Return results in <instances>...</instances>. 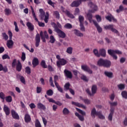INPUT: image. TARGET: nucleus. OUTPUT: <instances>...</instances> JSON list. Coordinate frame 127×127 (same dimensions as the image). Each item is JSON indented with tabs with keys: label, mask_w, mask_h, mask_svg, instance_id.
Returning <instances> with one entry per match:
<instances>
[{
	"label": "nucleus",
	"mask_w": 127,
	"mask_h": 127,
	"mask_svg": "<svg viewBox=\"0 0 127 127\" xmlns=\"http://www.w3.org/2000/svg\"><path fill=\"white\" fill-rule=\"evenodd\" d=\"M76 110L77 112H78V113H79V114H81V115H82V116L86 115V113L83 111V110H81V109H78V108H76Z\"/></svg>",
	"instance_id": "45"
},
{
	"label": "nucleus",
	"mask_w": 127,
	"mask_h": 127,
	"mask_svg": "<svg viewBox=\"0 0 127 127\" xmlns=\"http://www.w3.org/2000/svg\"><path fill=\"white\" fill-rule=\"evenodd\" d=\"M112 16H113V15H108L106 16L105 17L106 19H107V20H108V21H109L110 22H112Z\"/></svg>",
	"instance_id": "61"
},
{
	"label": "nucleus",
	"mask_w": 127,
	"mask_h": 127,
	"mask_svg": "<svg viewBox=\"0 0 127 127\" xmlns=\"http://www.w3.org/2000/svg\"><path fill=\"white\" fill-rule=\"evenodd\" d=\"M104 75L108 77V78H113V73L112 72H109L108 71H104Z\"/></svg>",
	"instance_id": "30"
},
{
	"label": "nucleus",
	"mask_w": 127,
	"mask_h": 127,
	"mask_svg": "<svg viewBox=\"0 0 127 127\" xmlns=\"http://www.w3.org/2000/svg\"><path fill=\"white\" fill-rule=\"evenodd\" d=\"M78 20L79 21L80 24H83L84 22V16L79 15L78 17Z\"/></svg>",
	"instance_id": "44"
},
{
	"label": "nucleus",
	"mask_w": 127,
	"mask_h": 127,
	"mask_svg": "<svg viewBox=\"0 0 127 127\" xmlns=\"http://www.w3.org/2000/svg\"><path fill=\"white\" fill-rule=\"evenodd\" d=\"M2 36L3 39H4L5 41H6V40H7V39H8V36L7 35H6V33H2Z\"/></svg>",
	"instance_id": "52"
},
{
	"label": "nucleus",
	"mask_w": 127,
	"mask_h": 127,
	"mask_svg": "<svg viewBox=\"0 0 127 127\" xmlns=\"http://www.w3.org/2000/svg\"><path fill=\"white\" fill-rule=\"evenodd\" d=\"M124 9H125L124 8V6L121 5L119 6V8L116 10V12H117V13H120L121 11H123V10H124Z\"/></svg>",
	"instance_id": "49"
},
{
	"label": "nucleus",
	"mask_w": 127,
	"mask_h": 127,
	"mask_svg": "<svg viewBox=\"0 0 127 127\" xmlns=\"http://www.w3.org/2000/svg\"><path fill=\"white\" fill-rule=\"evenodd\" d=\"M25 72L28 75H30L31 73V69L29 66H26L25 68Z\"/></svg>",
	"instance_id": "36"
},
{
	"label": "nucleus",
	"mask_w": 127,
	"mask_h": 127,
	"mask_svg": "<svg viewBox=\"0 0 127 127\" xmlns=\"http://www.w3.org/2000/svg\"><path fill=\"white\" fill-rule=\"evenodd\" d=\"M42 91V88L39 86H37L36 88L37 94H40Z\"/></svg>",
	"instance_id": "59"
},
{
	"label": "nucleus",
	"mask_w": 127,
	"mask_h": 127,
	"mask_svg": "<svg viewBox=\"0 0 127 127\" xmlns=\"http://www.w3.org/2000/svg\"><path fill=\"white\" fill-rule=\"evenodd\" d=\"M97 64L98 66L110 68L111 65H112V63L109 60L100 59L97 62Z\"/></svg>",
	"instance_id": "1"
},
{
	"label": "nucleus",
	"mask_w": 127,
	"mask_h": 127,
	"mask_svg": "<svg viewBox=\"0 0 127 127\" xmlns=\"http://www.w3.org/2000/svg\"><path fill=\"white\" fill-rule=\"evenodd\" d=\"M35 127H42L41 126V124H40V122L38 119H36V121L35 122Z\"/></svg>",
	"instance_id": "37"
},
{
	"label": "nucleus",
	"mask_w": 127,
	"mask_h": 127,
	"mask_svg": "<svg viewBox=\"0 0 127 127\" xmlns=\"http://www.w3.org/2000/svg\"><path fill=\"white\" fill-rule=\"evenodd\" d=\"M2 59L4 60L5 59H10V57L8 55L4 54L2 56Z\"/></svg>",
	"instance_id": "60"
},
{
	"label": "nucleus",
	"mask_w": 127,
	"mask_h": 127,
	"mask_svg": "<svg viewBox=\"0 0 127 127\" xmlns=\"http://www.w3.org/2000/svg\"><path fill=\"white\" fill-rule=\"evenodd\" d=\"M97 90H98V87L97 86V85L94 84L92 85L91 87L92 93L90 91L89 89H87L86 90V92L87 94H88V95H89V96H94V95H95V94L97 93Z\"/></svg>",
	"instance_id": "5"
},
{
	"label": "nucleus",
	"mask_w": 127,
	"mask_h": 127,
	"mask_svg": "<svg viewBox=\"0 0 127 127\" xmlns=\"http://www.w3.org/2000/svg\"><path fill=\"white\" fill-rule=\"evenodd\" d=\"M13 24L15 26V31L16 32H18L19 31V29H18V26H17V23L15 21H14Z\"/></svg>",
	"instance_id": "51"
},
{
	"label": "nucleus",
	"mask_w": 127,
	"mask_h": 127,
	"mask_svg": "<svg viewBox=\"0 0 127 127\" xmlns=\"http://www.w3.org/2000/svg\"><path fill=\"white\" fill-rule=\"evenodd\" d=\"M16 64H17V60H16V59H13L11 64L12 68H15Z\"/></svg>",
	"instance_id": "38"
},
{
	"label": "nucleus",
	"mask_w": 127,
	"mask_h": 127,
	"mask_svg": "<svg viewBox=\"0 0 127 127\" xmlns=\"http://www.w3.org/2000/svg\"><path fill=\"white\" fill-rule=\"evenodd\" d=\"M41 66L42 67V68H44V69H46L47 68V65L46 64V63L45 62V61L42 60L41 62Z\"/></svg>",
	"instance_id": "35"
},
{
	"label": "nucleus",
	"mask_w": 127,
	"mask_h": 127,
	"mask_svg": "<svg viewBox=\"0 0 127 127\" xmlns=\"http://www.w3.org/2000/svg\"><path fill=\"white\" fill-rule=\"evenodd\" d=\"M5 15H9V14H11V10L8 8H6L4 10Z\"/></svg>",
	"instance_id": "33"
},
{
	"label": "nucleus",
	"mask_w": 127,
	"mask_h": 127,
	"mask_svg": "<svg viewBox=\"0 0 127 127\" xmlns=\"http://www.w3.org/2000/svg\"><path fill=\"white\" fill-rule=\"evenodd\" d=\"M66 52H67L68 54H72V53H73V48L71 47H68L66 49Z\"/></svg>",
	"instance_id": "39"
},
{
	"label": "nucleus",
	"mask_w": 127,
	"mask_h": 127,
	"mask_svg": "<svg viewBox=\"0 0 127 127\" xmlns=\"http://www.w3.org/2000/svg\"><path fill=\"white\" fill-rule=\"evenodd\" d=\"M50 43H52V44H53L56 41V39H55V38H54V36H53V35H51L50 37Z\"/></svg>",
	"instance_id": "50"
},
{
	"label": "nucleus",
	"mask_w": 127,
	"mask_h": 127,
	"mask_svg": "<svg viewBox=\"0 0 127 127\" xmlns=\"http://www.w3.org/2000/svg\"><path fill=\"white\" fill-rule=\"evenodd\" d=\"M93 23H94L95 26L97 28V30L98 32L99 33H102V31H103V29L102 28V27H101V26H100V25H99L98 22H97V21H93Z\"/></svg>",
	"instance_id": "14"
},
{
	"label": "nucleus",
	"mask_w": 127,
	"mask_h": 127,
	"mask_svg": "<svg viewBox=\"0 0 127 127\" xmlns=\"http://www.w3.org/2000/svg\"><path fill=\"white\" fill-rule=\"evenodd\" d=\"M64 73L65 77L68 79H72V78H73V74H72V72H71V71L65 69L64 71Z\"/></svg>",
	"instance_id": "10"
},
{
	"label": "nucleus",
	"mask_w": 127,
	"mask_h": 127,
	"mask_svg": "<svg viewBox=\"0 0 127 127\" xmlns=\"http://www.w3.org/2000/svg\"><path fill=\"white\" fill-rule=\"evenodd\" d=\"M24 121L27 124H28V123H30V122H31V117H30V115L29 114L27 113L25 114Z\"/></svg>",
	"instance_id": "19"
},
{
	"label": "nucleus",
	"mask_w": 127,
	"mask_h": 127,
	"mask_svg": "<svg viewBox=\"0 0 127 127\" xmlns=\"http://www.w3.org/2000/svg\"><path fill=\"white\" fill-rule=\"evenodd\" d=\"M22 69V64L19 60L17 61V64L16 65V70L17 72H20Z\"/></svg>",
	"instance_id": "17"
},
{
	"label": "nucleus",
	"mask_w": 127,
	"mask_h": 127,
	"mask_svg": "<svg viewBox=\"0 0 127 127\" xmlns=\"http://www.w3.org/2000/svg\"><path fill=\"white\" fill-rule=\"evenodd\" d=\"M64 88L66 90V91H68V90H70V83L67 82L65 83L64 85Z\"/></svg>",
	"instance_id": "47"
},
{
	"label": "nucleus",
	"mask_w": 127,
	"mask_h": 127,
	"mask_svg": "<svg viewBox=\"0 0 127 127\" xmlns=\"http://www.w3.org/2000/svg\"><path fill=\"white\" fill-rule=\"evenodd\" d=\"M30 7L34 19H35L36 21H37L38 25L39 26H40V27H44V26H45V24L38 20V19L36 18V15H35V12H34V9H33V7H32V6H31Z\"/></svg>",
	"instance_id": "4"
},
{
	"label": "nucleus",
	"mask_w": 127,
	"mask_h": 127,
	"mask_svg": "<svg viewBox=\"0 0 127 127\" xmlns=\"http://www.w3.org/2000/svg\"><path fill=\"white\" fill-rule=\"evenodd\" d=\"M61 9L63 12H64L66 14V15L68 16V17H69L70 18H74L75 17V16H74V15L70 12V11L67 9L65 10V8H64L63 6L61 7Z\"/></svg>",
	"instance_id": "9"
},
{
	"label": "nucleus",
	"mask_w": 127,
	"mask_h": 127,
	"mask_svg": "<svg viewBox=\"0 0 127 127\" xmlns=\"http://www.w3.org/2000/svg\"><path fill=\"white\" fill-rule=\"evenodd\" d=\"M21 59L22 61H23V62L25 61V59H26V57L25 56V53L24 52L22 53Z\"/></svg>",
	"instance_id": "58"
},
{
	"label": "nucleus",
	"mask_w": 127,
	"mask_h": 127,
	"mask_svg": "<svg viewBox=\"0 0 127 127\" xmlns=\"http://www.w3.org/2000/svg\"><path fill=\"white\" fill-rule=\"evenodd\" d=\"M48 19H49V14L47 12V14L45 16L44 21L46 23L48 22Z\"/></svg>",
	"instance_id": "56"
},
{
	"label": "nucleus",
	"mask_w": 127,
	"mask_h": 127,
	"mask_svg": "<svg viewBox=\"0 0 127 127\" xmlns=\"http://www.w3.org/2000/svg\"><path fill=\"white\" fill-rule=\"evenodd\" d=\"M55 85L56 88L58 89V91H59V92H60V93H63V88H62V87H61L58 82H55Z\"/></svg>",
	"instance_id": "31"
},
{
	"label": "nucleus",
	"mask_w": 127,
	"mask_h": 127,
	"mask_svg": "<svg viewBox=\"0 0 127 127\" xmlns=\"http://www.w3.org/2000/svg\"><path fill=\"white\" fill-rule=\"evenodd\" d=\"M5 101H7V103H11L12 101V97L10 96H8L5 97Z\"/></svg>",
	"instance_id": "42"
},
{
	"label": "nucleus",
	"mask_w": 127,
	"mask_h": 127,
	"mask_svg": "<svg viewBox=\"0 0 127 127\" xmlns=\"http://www.w3.org/2000/svg\"><path fill=\"white\" fill-rule=\"evenodd\" d=\"M3 110L6 116H9V114H10V110H9V108H8V107L4 105L3 106Z\"/></svg>",
	"instance_id": "20"
},
{
	"label": "nucleus",
	"mask_w": 127,
	"mask_h": 127,
	"mask_svg": "<svg viewBox=\"0 0 127 127\" xmlns=\"http://www.w3.org/2000/svg\"><path fill=\"white\" fill-rule=\"evenodd\" d=\"M71 104L75 106L76 107H78V108H85L84 105L80 104L78 102H75L74 101L71 102Z\"/></svg>",
	"instance_id": "27"
},
{
	"label": "nucleus",
	"mask_w": 127,
	"mask_h": 127,
	"mask_svg": "<svg viewBox=\"0 0 127 127\" xmlns=\"http://www.w3.org/2000/svg\"><path fill=\"white\" fill-rule=\"evenodd\" d=\"M64 27H65V28H66L67 29H71V28H72V25L71 24L66 23L64 25Z\"/></svg>",
	"instance_id": "55"
},
{
	"label": "nucleus",
	"mask_w": 127,
	"mask_h": 127,
	"mask_svg": "<svg viewBox=\"0 0 127 127\" xmlns=\"http://www.w3.org/2000/svg\"><path fill=\"white\" fill-rule=\"evenodd\" d=\"M40 37H43V32L41 31L39 34L37 33L36 35L35 40L36 41L35 42V46L36 47H38L39 46V44L40 43Z\"/></svg>",
	"instance_id": "6"
},
{
	"label": "nucleus",
	"mask_w": 127,
	"mask_h": 127,
	"mask_svg": "<svg viewBox=\"0 0 127 127\" xmlns=\"http://www.w3.org/2000/svg\"><path fill=\"white\" fill-rule=\"evenodd\" d=\"M39 12L40 13V17H41V19L42 20H43V19H44V17L45 16V12H44V10H43V9H40Z\"/></svg>",
	"instance_id": "28"
},
{
	"label": "nucleus",
	"mask_w": 127,
	"mask_h": 127,
	"mask_svg": "<svg viewBox=\"0 0 127 127\" xmlns=\"http://www.w3.org/2000/svg\"><path fill=\"white\" fill-rule=\"evenodd\" d=\"M117 87L119 90H120V91H123V90H125L126 88V85L125 84L121 83L118 84Z\"/></svg>",
	"instance_id": "32"
},
{
	"label": "nucleus",
	"mask_w": 127,
	"mask_h": 127,
	"mask_svg": "<svg viewBox=\"0 0 127 127\" xmlns=\"http://www.w3.org/2000/svg\"><path fill=\"white\" fill-rule=\"evenodd\" d=\"M63 113L64 115H69V114H70V111L67 108H64L63 110Z\"/></svg>",
	"instance_id": "34"
},
{
	"label": "nucleus",
	"mask_w": 127,
	"mask_h": 127,
	"mask_svg": "<svg viewBox=\"0 0 127 127\" xmlns=\"http://www.w3.org/2000/svg\"><path fill=\"white\" fill-rule=\"evenodd\" d=\"M32 65L34 68H35L36 66L39 65V60L37 58H34L32 61Z\"/></svg>",
	"instance_id": "21"
},
{
	"label": "nucleus",
	"mask_w": 127,
	"mask_h": 127,
	"mask_svg": "<svg viewBox=\"0 0 127 127\" xmlns=\"http://www.w3.org/2000/svg\"><path fill=\"white\" fill-rule=\"evenodd\" d=\"M54 24H55L54 26L55 31L57 33H58L59 36L61 38H65L66 37V34H65L64 32L62 31V30H60L55 23H54Z\"/></svg>",
	"instance_id": "3"
},
{
	"label": "nucleus",
	"mask_w": 127,
	"mask_h": 127,
	"mask_svg": "<svg viewBox=\"0 0 127 127\" xmlns=\"http://www.w3.org/2000/svg\"><path fill=\"white\" fill-rule=\"evenodd\" d=\"M98 115H99V112H97V111H96V108H93V109L91 110V117L95 119L96 116H98Z\"/></svg>",
	"instance_id": "22"
},
{
	"label": "nucleus",
	"mask_w": 127,
	"mask_h": 127,
	"mask_svg": "<svg viewBox=\"0 0 127 127\" xmlns=\"http://www.w3.org/2000/svg\"><path fill=\"white\" fill-rule=\"evenodd\" d=\"M47 68L50 72H53L54 71V68L51 65H48Z\"/></svg>",
	"instance_id": "64"
},
{
	"label": "nucleus",
	"mask_w": 127,
	"mask_h": 127,
	"mask_svg": "<svg viewBox=\"0 0 127 127\" xmlns=\"http://www.w3.org/2000/svg\"><path fill=\"white\" fill-rule=\"evenodd\" d=\"M81 69L85 72H87L89 74H93V70L87 65H82Z\"/></svg>",
	"instance_id": "12"
},
{
	"label": "nucleus",
	"mask_w": 127,
	"mask_h": 127,
	"mask_svg": "<svg viewBox=\"0 0 127 127\" xmlns=\"http://www.w3.org/2000/svg\"><path fill=\"white\" fill-rule=\"evenodd\" d=\"M121 95L124 99H127V91L126 90H124L122 92Z\"/></svg>",
	"instance_id": "43"
},
{
	"label": "nucleus",
	"mask_w": 127,
	"mask_h": 127,
	"mask_svg": "<svg viewBox=\"0 0 127 127\" xmlns=\"http://www.w3.org/2000/svg\"><path fill=\"white\" fill-rule=\"evenodd\" d=\"M87 16L88 20H89V21H92V19H93V15H92L91 13H87Z\"/></svg>",
	"instance_id": "57"
},
{
	"label": "nucleus",
	"mask_w": 127,
	"mask_h": 127,
	"mask_svg": "<svg viewBox=\"0 0 127 127\" xmlns=\"http://www.w3.org/2000/svg\"><path fill=\"white\" fill-rule=\"evenodd\" d=\"M108 53L109 55L112 56L115 60H117V59H118V56H117L116 54L122 55L123 54V53L119 50H114L111 49L108 50Z\"/></svg>",
	"instance_id": "2"
},
{
	"label": "nucleus",
	"mask_w": 127,
	"mask_h": 127,
	"mask_svg": "<svg viewBox=\"0 0 127 127\" xmlns=\"http://www.w3.org/2000/svg\"><path fill=\"white\" fill-rule=\"evenodd\" d=\"M97 116L99 119H100V120H105V119L104 116L102 114V112L101 111H99Z\"/></svg>",
	"instance_id": "41"
},
{
	"label": "nucleus",
	"mask_w": 127,
	"mask_h": 127,
	"mask_svg": "<svg viewBox=\"0 0 127 127\" xmlns=\"http://www.w3.org/2000/svg\"><path fill=\"white\" fill-rule=\"evenodd\" d=\"M6 45L9 49H11L13 46V41L12 39L7 41Z\"/></svg>",
	"instance_id": "23"
},
{
	"label": "nucleus",
	"mask_w": 127,
	"mask_h": 127,
	"mask_svg": "<svg viewBox=\"0 0 127 127\" xmlns=\"http://www.w3.org/2000/svg\"><path fill=\"white\" fill-rule=\"evenodd\" d=\"M37 108L39 110H43V111H45V110H46V107H45V105L40 102L37 104Z\"/></svg>",
	"instance_id": "24"
},
{
	"label": "nucleus",
	"mask_w": 127,
	"mask_h": 127,
	"mask_svg": "<svg viewBox=\"0 0 127 127\" xmlns=\"http://www.w3.org/2000/svg\"><path fill=\"white\" fill-rule=\"evenodd\" d=\"M81 4V1L76 0L73 1L71 4L70 6L71 7H78Z\"/></svg>",
	"instance_id": "13"
},
{
	"label": "nucleus",
	"mask_w": 127,
	"mask_h": 127,
	"mask_svg": "<svg viewBox=\"0 0 127 127\" xmlns=\"http://www.w3.org/2000/svg\"><path fill=\"white\" fill-rule=\"evenodd\" d=\"M88 6L91 7V8L92 9L90 10V12H92V13H94V12H96V11H97L98 9H99V8H98V6L91 1L88 3Z\"/></svg>",
	"instance_id": "8"
},
{
	"label": "nucleus",
	"mask_w": 127,
	"mask_h": 127,
	"mask_svg": "<svg viewBox=\"0 0 127 127\" xmlns=\"http://www.w3.org/2000/svg\"><path fill=\"white\" fill-rule=\"evenodd\" d=\"M20 80L21 83L24 84V85H25L26 83L25 82V78L23 77V76L20 75Z\"/></svg>",
	"instance_id": "46"
},
{
	"label": "nucleus",
	"mask_w": 127,
	"mask_h": 127,
	"mask_svg": "<svg viewBox=\"0 0 127 127\" xmlns=\"http://www.w3.org/2000/svg\"><path fill=\"white\" fill-rule=\"evenodd\" d=\"M99 55L102 57H106V50L105 49H100L99 50Z\"/></svg>",
	"instance_id": "29"
},
{
	"label": "nucleus",
	"mask_w": 127,
	"mask_h": 127,
	"mask_svg": "<svg viewBox=\"0 0 127 127\" xmlns=\"http://www.w3.org/2000/svg\"><path fill=\"white\" fill-rule=\"evenodd\" d=\"M83 102L84 104H86L87 105H90L91 104V101L88 99H83Z\"/></svg>",
	"instance_id": "63"
},
{
	"label": "nucleus",
	"mask_w": 127,
	"mask_h": 127,
	"mask_svg": "<svg viewBox=\"0 0 127 127\" xmlns=\"http://www.w3.org/2000/svg\"><path fill=\"white\" fill-rule=\"evenodd\" d=\"M49 82L51 87L54 88V87H55V85H54V83H53V78H52V77H50Z\"/></svg>",
	"instance_id": "54"
},
{
	"label": "nucleus",
	"mask_w": 127,
	"mask_h": 127,
	"mask_svg": "<svg viewBox=\"0 0 127 127\" xmlns=\"http://www.w3.org/2000/svg\"><path fill=\"white\" fill-rule=\"evenodd\" d=\"M47 2L48 4H49L50 5H51V6H53V7H54V4H55V3L52 2V0H48Z\"/></svg>",
	"instance_id": "62"
},
{
	"label": "nucleus",
	"mask_w": 127,
	"mask_h": 127,
	"mask_svg": "<svg viewBox=\"0 0 127 127\" xmlns=\"http://www.w3.org/2000/svg\"><path fill=\"white\" fill-rule=\"evenodd\" d=\"M11 114L13 119H14L15 120H19V116L18 115V114H17V113L14 110L11 111Z\"/></svg>",
	"instance_id": "16"
},
{
	"label": "nucleus",
	"mask_w": 127,
	"mask_h": 127,
	"mask_svg": "<svg viewBox=\"0 0 127 127\" xmlns=\"http://www.w3.org/2000/svg\"><path fill=\"white\" fill-rule=\"evenodd\" d=\"M74 33L78 37H83V36H84V34L81 33L79 30L77 29L74 30Z\"/></svg>",
	"instance_id": "25"
},
{
	"label": "nucleus",
	"mask_w": 127,
	"mask_h": 127,
	"mask_svg": "<svg viewBox=\"0 0 127 127\" xmlns=\"http://www.w3.org/2000/svg\"><path fill=\"white\" fill-rule=\"evenodd\" d=\"M46 94L47 96H53V90L52 89H49L47 91Z\"/></svg>",
	"instance_id": "48"
},
{
	"label": "nucleus",
	"mask_w": 127,
	"mask_h": 127,
	"mask_svg": "<svg viewBox=\"0 0 127 127\" xmlns=\"http://www.w3.org/2000/svg\"><path fill=\"white\" fill-rule=\"evenodd\" d=\"M26 26L28 27V29L30 30V31H33L34 30V25H33L30 22H27L26 23Z\"/></svg>",
	"instance_id": "18"
},
{
	"label": "nucleus",
	"mask_w": 127,
	"mask_h": 127,
	"mask_svg": "<svg viewBox=\"0 0 127 127\" xmlns=\"http://www.w3.org/2000/svg\"><path fill=\"white\" fill-rule=\"evenodd\" d=\"M115 113V108L111 107L110 109V113L108 116V120L112 122L113 121V116H114V113Z\"/></svg>",
	"instance_id": "15"
},
{
	"label": "nucleus",
	"mask_w": 127,
	"mask_h": 127,
	"mask_svg": "<svg viewBox=\"0 0 127 127\" xmlns=\"http://www.w3.org/2000/svg\"><path fill=\"white\" fill-rule=\"evenodd\" d=\"M93 52L95 56H96L97 57H100V55L99 53V51L97 50V49H94Z\"/></svg>",
	"instance_id": "40"
},
{
	"label": "nucleus",
	"mask_w": 127,
	"mask_h": 127,
	"mask_svg": "<svg viewBox=\"0 0 127 127\" xmlns=\"http://www.w3.org/2000/svg\"><path fill=\"white\" fill-rule=\"evenodd\" d=\"M66 64H67V61L64 59H61L59 61L57 62V65L59 68H60L61 66L66 65Z\"/></svg>",
	"instance_id": "11"
},
{
	"label": "nucleus",
	"mask_w": 127,
	"mask_h": 127,
	"mask_svg": "<svg viewBox=\"0 0 127 127\" xmlns=\"http://www.w3.org/2000/svg\"><path fill=\"white\" fill-rule=\"evenodd\" d=\"M54 13L58 19H59L60 18V14H59V12L58 11H55L54 12Z\"/></svg>",
	"instance_id": "53"
},
{
	"label": "nucleus",
	"mask_w": 127,
	"mask_h": 127,
	"mask_svg": "<svg viewBox=\"0 0 127 127\" xmlns=\"http://www.w3.org/2000/svg\"><path fill=\"white\" fill-rule=\"evenodd\" d=\"M104 29H105L106 30H111V31H112V32H114V33H116V34H119V31H118V30L114 28L113 24H109L108 25H105L104 26Z\"/></svg>",
	"instance_id": "7"
},
{
	"label": "nucleus",
	"mask_w": 127,
	"mask_h": 127,
	"mask_svg": "<svg viewBox=\"0 0 127 127\" xmlns=\"http://www.w3.org/2000/svg\"><path fill=\"white\" fill-rule=\"evenodd\" d=\"M3 71L4 73H6V72H8V68H7V66H3L1 64H0V71Z\"/></svg>",
	"instance_id": "26"
}]
</instances>
